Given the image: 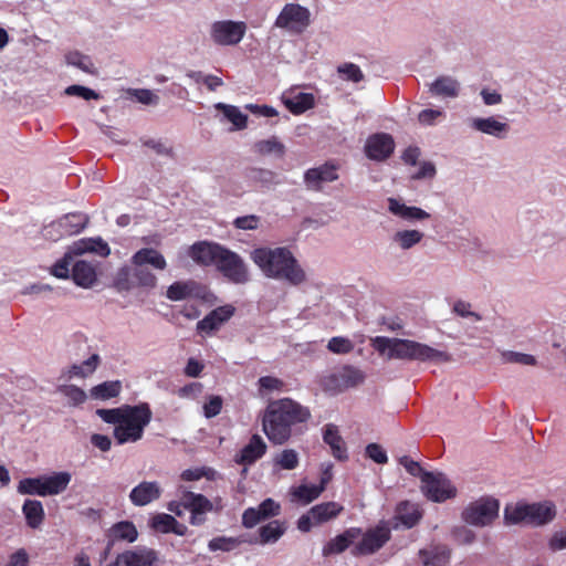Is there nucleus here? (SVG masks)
Instances as JSON below:
<instances>
[{
	"instance_id": "37998d69",
	"label": "nucleus",
	"mask_w": 566,
	"mask_h": 566,
	"mask_svg": "<svg viewBox=\"0 0 566 566\" xmlns=\"http://www.w3.org/2000/svg\"><path fill=\"white\" fill-rule=\"evenodd\" d=\"M22 512L28 525L32 528H36L43 522L44 510L40 501L25 500L22 506Z\"/></svg>"
},
{
	"instance_id": "9d476101",
	"label": "nucleus",
	"mask_w": 566,
	"mask_h": 566,
	"mask_svg": "<svg viewBox=\"0 0 566 566\" xmlns=\"http://www.w3.org/2000/svg\"><path fill=\"white\" fill-rule=\"evenodd\" d=\"M421 491L432 502L441 503L457 496L458 490L453 482L441 472H429L422 475Z\"/></svg>"
},
{
	"instance_id": "6ab92c4d",
	"label": "nucleus",
	"mask_w": 566,
	"mask_h": 566,
	"mask_svg": "<svg viewBox=\"0 0 566 566\" xmlns=\"http://www.w3.org/2000/svg\"><path fill=\"white\" fill-rule=\"evenodd\" d=\"M388 211L407 222H422L430 218V213L417 206H408L401 199L390 197L387 199Z\"/></svg>"
},
{
	"instance_id": "774afa93",
	"label": "nucleus",
	"mask_w": 566,
	"mask_h": 566,
	"mask_svg": "<svg viewBox=\"0 0 566 566\" xmlns=\"http://www.w3.org/2000/svg\"><path fill=\"white\" fill-rule=\"evenodd\" d=\"M548 547L553 552L566 548V531L560 530L553 533L548 541Z\"/></svg>"
},
{
	"instance_id": "4c0bfd02",
	"label": "nucleus",
	"mask_w": 566,
	"mask_h": 566,
	"mask_svg": "<svg viewBox=\"0 0 566 566\" xmlns=\"http://www.w3.org/2000/svg\"><path fill=\"white\" fill-rule=\"evenodd\" d=\"M429 91L434 96L454 98L459 95L460 83L451 76H440L430 84Z\"/></svg>"
},
{
	"instance_id": "5701e85b",
	"label": "nucleus",
	"mask_w": 566,
	"mask_h": 566,
	"mask_svg": "<svg viewBox=\"0 0 566 566\" xmlns=\"http://www.w3.org/2000/svg\"><path fill=\"white\" fill-rule=\"evenodd\" d=\"M361 535V528L359 527H350L344 531L342 534L335 536L331 541H328L323 547V555L331 556L340 554L346 551L349 546L356 544V541Z\"/></svg>"
},
{
	"instance_id": "bb28decb",
	"label": "nucleus",
	"mask_w": 566,
	"mask_h": 566,
	"mask_svg": "<svg viewBox=\"0 0 566 566\" xmlns=\"http://www.w3.org/2000/svg\"><path fill=\"white\" fill-rule=\"evenodd\" d=\"M282 102L294 115L303 114L315 105V97L312 93L292 90L283 93Z\"/></svg>"
},
{
	"instance_id": "f3484780",
	"label": "nucleus",
	"mask_w": 566,
	"mask_h": 566,
	"mask_svg": "<svg viewBox=\"0 0 566 566\" xmlns=\"http://www.w3.org/2000/svg\"><path fill=\"white\" fill-rule=\"evenodd\" d=\"M364 149L370 160L382 161L394 153L395 142L389 134L378 133L367 138Z\"/></svg>"
},
{
	"instance_id": "6e6552de",
	"label": "nucleus",
	"mask_w": 566,
	"mask_h": 566,
	"mask_svg": "<svg viewBox=\"0 0 566 566\" xmlns=\"http://www.w3.org/2000/svg\"><path fill=\"white\" fill-rule=\"evenodd\" d=\"M311 10L297 2H287L275 18L274 27L291 35L303 34L312 24Z\"/></svg>"
},
{
	"instance_id": "412c9836",
	"label": "nucleus",
	"mask_w": 566,
	"mask_h": 566,
	"mask_svg": "<svg viewBox=\"0 0 566 566\" xmlns=\"http://www.w3.org/2000/svg\"><path fill=\"white\" fill-rule=\"evenodd\" d=\"M84 218L80 214H66L60 220L50 223L43 230V235L46 239L56 241L57 237L51 233V230L57 229L60 235H72L78 233L84 228Z\"/></svg>"
},
{
	"instance_id": "09e8293b",
	"label": "nucleus",
	"mask_w": 566,
	"mask_h": 566,
	"mask_svg": "<svg viewBox=\"0 0 566 566\" xmlns=\"http://www.w3.org/2000/svg\"><path fill=\"white\" fill-rule=\"evenodd\" d=\"M255 153L260 155H275L282 157L285 153V146L276 138L259 140L254 144Z\"/></svg>"
},
{
	"instance_id": "f704fd0d",
	"label": "nucleus",
	"mask_w": 566,
	"mask_h": 566,
	"mask_svg": "<svg viewBox=\"0 0 566 566\" xmlns=\"http://www.w3.org/2000/svg\"><path fill=\"white\" fill-rule=\"evenodd\" d=\"M423 566H444L450 559V551L442 545H431L419 552Z\"/></svg>"
},
{
	"instance_id": "473e14b6",
	"label": "nucleus",
	"mask_w": 566,
	"mask_h": 566,
	"mask_svg": "<svg viewBox=\"0 0 566 566\" xmlns=\"http://www.w3.org/2000/svg\"><path fill=\"white\" fill-rule=\"evenodd\" d=\"M327 479H321V483L316 484H301L291 489L290 494L293 502L308 504L316 500L325 490Z\"/></svg>"
},
{
	"instance_id": "dca6fc26",
	"label": "nucleus",
	"mask_w": 566,
	"mask_h": 566,
	"mask_svg": "<svg viewBox=\"0 0 566 566\" xmlns=\"http://www.w3.org/2000/svg\"><path fill=\"white\" fill-rule=\"evenodd\" d=\"M469 127L478 133L488 135L497 139L505 138L510 133V125L501 119L500 116H474L468 120Z\"/></svg>"
},
{
	"instance_id": "5fc2aeb1",
	"label": "nucleus",
	"mask_w": 566,
	"mask_h": 566,
	"mask_svg": "<svg viewBox=\"0 0 566 566\" xmlns=\"http://www.w3.org/2000/svg\"><path fill=\"white\" fill-rule=\"evenodd\" d=\"M59 391L74 406L83 403L87 398L86 392L74 385L60 386Z\"/></svg>"
},
{
	"instance_id": "49530a36",
	"label": "nucleus",
	"mask_w": 566,
	"mask_h": 566,
	"mask_svg": "<svg viewBox=\"0 0 566 566\" xmlns=\"http://www.w3.org/2000/svg\"><path fill=\"white\" fill-rule=\"evenodd\" d=\"M182 501L185 507L190 512L205 514L210 512L213 507L212 503L206 496L192 492H184Z\"/></svg>"
},
{
	"instance_id": "4468645a",
	"label": "nucleus",
	"mask_w": 566,
	"mask_h": 566,
	"mask_svg": "<svg viewBox=\"0 0 566 566\" xmlns=\"http://www.w3.org/2000/svg\"><path fill=\"white\" fill-rule=\"evenodd\" d=\"M365 374L357 367L344 366L340 369L326 375L322 379V386L326 391L340 392L348 388L363 384Z\"/></svg>"
},
{
	"instance_id": "de8ad7c7",
	"label": "nucleus",
	"mask_w": 566,
	"mask_h": 566,
	"mask_svg": "<svg viewBox=\"0 0 566 566\" xmlns=\"http://www.w3.org/2000/svg\"><path fill=\"white\" fill-rule=\"evenodd\" d=\"M248 180L255 187H270L276 184V174L264 168H251L247 171Z\"/></svg>"
},
{
	"instance_id": "aec40b11",
	"label": "nucleus",
	"mask_w": 566,
	"mask_h": 566,
	"mask_svg": "<svg viewBox=\"0 0 566 566\" xmlns=\"http://www.w3.org/2000/svg\"><path fill=\"white\" fill-rule=\"evenodd\" d=\"M223 249L224 247L218 243L201 241L189 248L188 255L198 264L217 266Z\"/></svg>"
},
{
	"instance_id": "f03ea898",
	"label": "nucleus",
	"mask_w": 566,
	"mask_h": 566,
	"mask_svg": "<svg viewBox=\"0 0 566 566\" xmlns=\"http://www.w3.org/2000/svg\"><path fill=\"white\" fill-rule=\"evenodd\" d=\"M311 412L298 402L284 398L269 403L262 418V430L274 444L285 443L292 436V427L310 419Z\"/></svg>"
},
{
	"instance_id": "79ce46f5",
	"label": "nucleus",
	"mask_w": 566,
	"mask_h": 566,
	"mask_svg": "<svg viewBox=\"0 0 566 566\" xmlns=\"http://www.w3.org/2000/svg\"><path fill=\"white\" fill-rule=\"evenodd\" d=\"M286 524L281 521H272L266 525L260 527V543L261 544H272L276 543L285 533Z\"/></svg>"
},
{
	"instance_id": "680f3d73",
	"label": "nucleus",
	"mask_w": 566,
	"mask_h": 566,
	"mask_svg": "<svg viewBox=\"0 0 566 566\" xmlns=\"http://www.w3.org/2000/svg\"><path fill=\"white\" fill-rule=\"evenodd\" d=\"M223 400L220 396H209L203 405V415L207 418L216 417L220 413Z\"/></svg>"
},
{
	"instance_id": "c85d7f7f",
	"label": "nucleus",
	"mask_w": 566,
	"mask_h": 566,
	"mask_svg": "<svg viewBox=\"0 0 566 566\" xmlns=\"http://www.w3.org/2000/svg\"><path fill=\"white\" fill-rule=\"evenodd\" d=\"M72 280L80 287L91 289L97 282L96 268L84 260L74 262Z\"/></svg>"
},
{
	"instance_id": "2eb2a0df",
	"label": "nucleus",
	"mask_w": 566,
	"mask_h": 566,
	"mask_svg": "<svg viewBox=\"0 0 566 566\" xmlns=\"http://www.w3.org/2000/svg\"><path fill=\"white\" fill-rule=\"evenodd\" d=\"M158 562V553L149 547L139 546L126 549L106 566H155Z\"/></svg>"
},
{
	"instance_id": "20e7f679",
	"label": "nucleus",
	"mask_w": 566,
	"mask_h": 566,
	"mask_svg": "<svg viewBox=\"0 0 566 566\" xmlns=\"http://www.w3.org/2000/svg\"><path fill=\"white\" fill-rule=\"evenodd\" d=\"M373 347L379 354L386 355L388 359L418 361H448L450 359L446 352L410 339L377 336L373 339Z\"/></svg>"
},
{
	"instance_id": "8fccbe9b",
	"label": "nucleus",
	"mask_w": 566,
	"mask_h": 566,
	"mask_svg": "<svg viewBox=\"0 0 566 566\" xmlns=\"http://www.w3.org/2000/svg\"><path fill=\"white\" fill-rule=\"evenodd\" d=\"M65 62L66 64L77 67L78 70L87 74L95 73V66L91 57L78 51H72L66 53Z\"/></svg>"
},
{
	"instance_id": "2f4dec72",
	"label": "nucleus",
	"mask_w": 566,
	"mask_h": 566,
	"mask_svg": "<svg viewBox=\"0 0 566 566\" xmlns=\"http://www.w3.org/2000/svg\"><path fill=\"white\" fill-rule=\"evenodd\" d=\"M214 108L221 113L220 122H229L232 124L230 130H242L248 125V116L234 105L217 103Z\"/></svg>"
},
{
	"instance_id": "cd10ccee",
	"label": "nucleus",
	"mask_w": 566,
	"mask_h": 566,
	"mask_svg": "<svg viewBox=\"0 0 566 566\" xmlns=\"http://www.w3.org/2000/svg\"><path fill=\"white\" fill-rule=\"evenodd\" d=\"M424 239V233L419 229L402 228L396 230L390 243L395 249L400 251H409L419 245Z\"/></svg>"
},
{
	"instance_id": "f257e3e1",
	"label": "nucleus",
	"mask_w": 566,
	"mask_h": 566,
	"mask_svg": "<svg viewBox=\"0 0 566 566\" xmlns=\"http://www.w3.org/2000/svg\"><path fill=\"white\" fill-rule=\"evenodd\" d=\"M250 259L268 279L295 286L307 281L306 271L287 247H259L250 252Z\"/></svg>"
},
{
	"instance_id": "4d7b16f0",
	"label": "nucleus",
	"mask_w": 566,
	"mask_h": 566,
	"mask_svg": "<svg viewBox=\"0 0 566 566\" xmlns=\"http://www.w3.org/2000/svg\"><path fill=\"white\" fill-rule=\"evenodd\" d=\"M354 347V343L349 338L343 336L332 337L327 343V349L338 355L348 354L353 352Z\"/></svg>"
},
{
	"instance_id": "393cba45",
	"label": "nucleus",
	"mask_w": 566,
	"mask_h": 566,
	"mask_svg": "<svg viewBox=\"0 0 566 566\" xmlns=\"http://www.w3.org/2000/svg\"><path fill=\"white\" fill-rule=\"evenodd\" d=\"M266 443L259 434H253L249 443L241 449L234 460L245 469L261 459L266 452Z\"/></svg>"
},
{
	"instance_id": "1a4fd4ad",
	"label": "nucleus",
	"mask_w": 566,
	"mask_h": 566,
	"mask_svg": "<svg viewBox=\"0 0 566 566\" xmlns=\"http://www.w3.org/2000/svg\"><path fill=\"white\" fill-rule=\"evenodd\" d=\"M390 526L381 521L376 526L361 531L360 537L352 548L355 556H366L378 552L390 539Z\"/></svg>"
},
{
	"instance_id": "c9c22d12",
	"label": "nucleus",
	"mask_w": 566,
	"mask_h": 566,
	"mask_svg": "<svg viewBox=\"0 0 566 566\" xmlns=\"http://www.w3.org/2000/svg\"><path fill=\"white\" fill-rule=\"evenodd\" d=\"M323 439L332 449L333 455L338 460L347 459V449L338 429L335 424H326L324 427Z\"/></svg>"
},
{
	"instance_id": "603ef678",
	"label": "nucleus",
	"mask_w": 566,
	"mask_h": 566,
	"mask_svg": "<svg viewBox=\"0 0 566 566\" xmlns=\"http://www.w3.org/2000/svg\"><path fill=\"white\" fill-rule=\"evenodd\" d=\"M501 359L505 364H518L524 366H535L537 363L533 355L514 350L502 352Z\"/></svg>"
},
{
	"instance_id": "13d9d810",
	"label": "nucleus",
	"mask_w": 566,
	"mask_h": 566,
	"mask_svg": "<svg viewBox=\"0 0 566 566\" xmlns=\"http://www.w3.org/2000/svg\"><path fill=\"white\" fill-rule=\"evenodd\" d=\"M276 464L284 470H293L298 465V454L293 449H285L276 458Z\"/></svg>"
},
{
	"instance_id": "0e129e2a",
	"label": "nucleus",
	"mask_w": 566,
	"mask_h": 566,
	"mask_svg": "<svg viewBox=\"0 0 566 566\" xmlns=\"http://www.w3.org/2000/svg\"><path fill=\"white\" fill-rule=\"evenodd\" d=\"M366 455L378 464H385L388 462L385 449L378 443H369L366 447Z\"/></svg>"
},
{
	"instance_id": "c03bdc74",
	"label": "nucleus",
	"mask_w": 566,
	"mask_h": 566,
	"mask_svg": "<svg viewBox=\"0 0 566 566\" xmlns=\"http://www.w3.org/2000/svg\"><path fill=\"white\" fill-rule=\"evenodd\" d=\"M420 517L421 513L416 504L402 502L397 507L396 518L408 528L415 526Z\"/></svg>"
},
{
	"instance_id": "423d86ee",
	"label": "nucleus",
	"mask_w": 566,
	"mask_h": 566,
	"mask_svg": "<svg viewBox=\"0 0 566 566\" xmlns=\"http://www.w3.org/2000/svg\"><path fill=\"white\" fill-rule=\"evenodd\" d=\"M84 253H95L99 256H107L111 253L108 244L101 238H84L73 242L65 252L64 256L57 260L50 269V273L57 279H69L72 276L71 265L73 266L74 256Z\"/></svg>"
},
{
	"instance_id": "a18cd8bd",
	"label": "nucleus",
	"mask_w": 566,
	"mask_h": 566,
	"mask_svg": "<svg viewBox=\"0 0 566 566\" xmlns=\"http://www.w3.org/2000/svg\"><path fill=\"white\" fill-rule=\"evenodd\" d=\"M122 390V384L119 380L104 381L94 386L90 395L96 400H108L117 397Z\"/></svg>"
},
{
	"instance_id": "b1692460",
	"label": "nucleus",
	"mask_w": 566,
	"mask_h": 566,
	"mask_svg": "<svg viewBox=\"0 0 566 566\" xmlns=\"http://www.w3.org/2000/svg\"><path fill=\"white\" fill-rule=\"evenodd\" d=\"M233 314L234 307L232 305L219 306L197 323V329L200 333L210 334L219 329Z\"/></svg>"
},
{
	"instance_id": "9b49d317",
	"label": "nucleus",
	"mask_w": 566,
	"mask_h": 566,
	"mask_svg": "<svg viewBox=\"0 0 566 566\" xmlns=\"http://www.w3.org/2000/svg\"><path fill=\"white\" fill-rule=\"evenodd\" d=\"M218 271L234 284H247L251 281V273L248 264L241 255L224 247L217 263Z\"/></svg>"
},
{
	"instance_id": "ea45409f",
	"label": "nucleus",
	"mask_w": 566,
	"mask_h": 566,
	"mask_svg": "<svg viewBox=\"0 0 566 566\" xmlns=\"http://www.w3.org/2000/svg\"><path fill=\"white\" fill-rule=\"evenodd\" d=\"M137 537L138 531L136 526L128 521L118 522L108 530V538L112 542L133 543Z\"/></svg>"
},
{
	"instance_id": "f8f14e48",
	"label": "nucleus",
	"mask_w": 566,
	"mask_h": 566,
	"mask_svg": "<svg viewBox=\"0 0 566 566\" xmlns=\"http://www.w3.org/2000/svg\"><path fill=\"white\" fill-rule=\"evenodd\" d=\"M500 504L494 499H480L469 504L462 513L465 523L483 527L491 524L499 515Z\"/></svg>"
},
{
	"instance_id": "39448f33",
	"label": "nucleus",
	"mask_w": 566,
	"mask_h": 566,
	"mask_svg": "<svg viewBox=\"0 0 566 566\" xmlns=\"http://www.w3.org/2000/svg\"><path fill=\"white\" fill-rule=\"evenodd\" d=\"M556 517V506L551 501L537 503H510L504 509V522L506 525L526 524L543 526Z\"/></svg>"
},
{
	"instance_id": "a19ab883",
	"label": "nucleus",
	"mask_w": 566,
	"mask_h": 566,
	"mask_svg": "<svg viewBox=\"0 0 566 566\" xmlns=\"http://www.w3.org/2000/svg\"><path fill=\"white\" fill-rule=\"evenodd\" d=\"M101 363V357L98 354L91 355L87 359L80 364L72 365L65 373V377L67 379L73 378H86L91 376Z\"/></svg>"
},
{
	"instance_id": "7ed1b4c3",
	"label": "nucleus",
	"mask_w": 566,
	"mask_h": 566,
	"mask_svg": "<svg viewBox=\"0 0 566 566\" xmlns=\"http://www.w3.org/2000/svg\"><path fill=\"white\" fill-rule=\"evenodd\" d=\"M96 413L105 422L114 424V437L118 444L139 441L153 417L147 402L136 406L125 405L114 409H97Z\"/></svg>"
},
{
	"instance_id": "72a5a7b5",
	"label": "nucleus",
	"mask_w": 566,
	"mask_h": 566,
	"mask_svg": "<svg viewBox=\"0 0 566 566\" xmlns=\"http://www.w3.org/2000/svg\"><path fill=\"white\" fill-rule=\"evenodd\" d=\"M150 526L160 533H174L179 536L186 535L188 528L185 524L179 523L174 516L159 513L151 517Z\"/></svg>"
},
{
	"instance_id": "052dcab7",
	"label": "nucleus",
	"mask_w": 566,
	"mask_h": 566,
	"mask_svg": "<svg viewBox=\"0 0 566 566\" xmlns=\"http://www.w3.org/2000/svg\"><path fill=\"white\" fill-rule=\"evenodd\" d=\"M444 117V112L438 108H427L419 113L418 120L421 125L432 126L439 118Z\"/></svg>"
},
{
	"instance_id": "e433bc0d",
	"label": "nucleus",
	"mask_w": 566,
	"mask_h": 566,
	"mask_svg": "<svg viewBox=\"0 0 566 566\" xmlns=\"http://www.w3.org/2000/svg\"><path fill=\"white\" fill-rule=\"evenodd\" d=\"M170 301H184L199 296V285L195 281H178L172 283L166 292Z\"/></svg>"
},
{
	"instance_id": "0eeeda50",
	"label": "nucleus",
	"mask_w": 566,
	"mask_h": 566,
	"mask_svg": "<svg viewBox=\"0 0 566 566\" xmlns=\"http://www.w3.org/2000/svg\"><path fill=\"white\" fill-rule=\"evenodd\" d=\"M248 24L242 20L218 19L208 28L210 42L218 48H233L245 38Z\"/></svg>"
},
{
	"instance_id": "e2e57ef3",
	"label": "nucleus",
	"mask_w": 566,
	"mask_h": 566,
	"mask_svg": "<svg viewBox=\"0 0 566 566\" xmlns=\"http://www.w3.org/2000/svg\"><path fill=\"white\" fill-rule=\"evenodd\" d=\"M239 542L234 538L228 537H216L209 542V549L211 552L214 551H224L229 552L234 549L238 546Z\"/></svg>"
},
{
	"instance_id": "58836bf2",
	"label": "nucleus",
	"mask_w": 566,
	"mask_h": 566,
	"mask_svg": "<svg viewBox=\"0 0 566 566\" xmlns=\"http://www.w3.org/2000/svg\"><path fill=\"white\" fill-rule=\"evenodd\" d=\"M344 510V506L337 502H325L311 509L314 524H323L336 518Z\"/></svg>"
},
{
	"instance_id": "69168bd1",
	"label": "nucleus",
	"mask_w": 566,
	"mask_h": 566,
	"mask_svg": "<svg viewBox=\"0 0 566 566\" xmlns=\"http://www.w3.org/2000/svg\"><path fill=\"white\" fill-rule=\"evenodd\" d=\"M233 226L240 230H255L260 226V217L255 214L238 217L234 219Z\"/></svg>"
},
{
	"instance_id": "ddd939ff",
	"label": "nucleus",
	"mask_w": 566,
	"mask_h": 566,
	"mask_svg": "<svg viewBox=\"0 0 566 566\" xmlns=\"http://www.w3.org/2000/svg\"><path fill=\"white\" fill-rule=\"evenodd\" d=\"M116 285L120 291H128L135 286L150 290L157 285V277L145 266L130 264V266H124L118 271Z\"/></svg>"
},
{
	"instance_id": "3c124183",
	"label": "nucleus",
	"mask_w": 566,
	"mask_h": 566,
	"mask_svg": "<svg viewBox=\"0 0 566 566\" xmlns=\"http://www.w3.org/2000/svg\"><path fill=\"white\" fill-rule=\"evenodd\" d=\"M17 491H18V493L23 494V495H38V496L45 497L44 492H43L44 490H43L42 475L36 476V478L22 479L17 486Z\"/></svg>"
},
{
	"instance_id": "6e6d98bb",
	"label": "nucleus",
	"mask_w": 566,
	"mask_h": 566,
	"mask_svg": "<svg viewBox=\"0 0 566 566\" xmlns=\"http://www.w3.org/2000/svg\"><path fill=\"white\" fill-rule=\"evenodd\" d=\"M451 311L454 315L471 318L473 322H480L482 319V316L472 310V304L463 300H457Z\"/></svg>"
},
{
	"instance_id": "c756f323",
	"label": "nucleus",
	"mask_w": 566,
	"mask_h": 566,
	"mask_svg": "<svg viewBox=\"0 0 566 566\" xmlns=\"http://www.w3.org/2000/svg\"><path fill=\"white\" fill-rule=\"evenodd\" d=\"M132 265H150L155 270L164 271L167 268L165 256L153 248H144L135 252L130 259Z\"/></svg>"
},
{
	"instance_id": "338daca9",
	"label": "nucleus",
	"mask_w": 566,
	"mask_h": 566,
	"mask_svg": "<svg viewBox=\"0 0 566 566\" xmlns=\"http://www.w3.org/2000/svg\"><path fill=\"white\" fill-rule=\"evenodd\" d=\"M399 463L406 469V471L413 475L420 478V481L422 482V475L428 473L424 471L420 464L417 461H413L407 455H403L399 459Z\"/></svg>"
},
{
	"instance_id": "7c9ffc66",
	"label": "nucleus",
	"mask_w": 566,
	"mask_h": 566,
	"mask_svg": "<svg viewBox=\"0 0 566 566\" xmlns=\"http://www.w3.org/2000/svg\"><path fill=\"white\" fill-rule=\"evenodd\" d=\"M71 480L72 475L70 472L66 471H60L49 475H42L44 495L53 496L63 493L67 489Z\"/></svg>"
},
{
	"instance_id": "bf43d9fd",
	"label": "nucleus",
	"mask_w": 566,
	"mask_h": 566,
	"mask_svg": "<svg viewBox=\"0 0 566 566\" xmlns=\"http://www.w3.org/2000/svg\"><path fill=\"white\" fill-rule=\"evenodd\" d=\"M64 93L69 96H77L86 101L97 99L99 97L95 91L82 85L67 86Z\"/></svg>"
},
{
	"instance_id": "a211bd4d",
	"label": "nucleus",
	"mask_w": 566,
	"mask_h": 566,
	"mask_svg": "<svg viewBox=\"0 0 566 566\" xmlns=\"http://www.w3.org/2000/svg\"><path fill=\"white\" fill-rule=\"evenodd\" d=\"M281 505L272 499L264 500L256 507H249L242 515V523L245 527L252 528L263 520L277 516Z\"/></svg>"
},
{
	"instance_id": "a878e982",
	"label": "nucleus",
	"mask_w": 566,
	"mask_h": 566,
	"mask_svg": "<svg viewBox=\"0 0 566 566\" xmlns=\"http://www.w3.org/2000/svg\"><path fill=\"white\" fill-rule=\"evenodd\" d=\"M161 486L156 481H144L136 485L129 493V500L136 506H145L161 495Z\"/></svg>"
},
{
	"instance_id": "864d4df0",
	"label": "nucleus",
	"mask_w": 566,
	"mask_h": 566,
	"mask_svg": "<svg viewBox=\"0 0 566 566\" xmlns=\"http://www.w3.org/2000/svg\"><path fill=\"white\" fill-rule=\"evenodd\" d=\"M337 73L342 80L359 83L364 80V73L357 64L343 63L337 66Z\"/></svg>"
},
{
	"instance_id": "4be33fe9",
	"label": "nucleus",
	"mask_w": 566,
	"mask_h": 566,
	"mask_svg": "<svg viewBox=\"0 0 566 566\" xmlns=\"http://www.w3.org/2000/svg\"><path fill=\"white\" fill-rule=\"evenodd\" d=\"M337 166L326 163L322 166L306 170L304 181L311 189H319L322 184L332 182L338 179Z\"/></svg>"
}]
</instances>
